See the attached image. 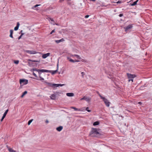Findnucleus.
Segmentation results:
<instances>
[{
	"label": "nucleus",
	"instance_id": "nucleus-47",
	"mask_svg": "<svg viewBox=\"0 0 152 152\" xmlns=\"http://www.w3.org/2000/svg\"><path fill=\"white\" fill-rule=\"evenodd\" d=\"M24 34L23 33H22L20 36H22Z\"/></svg>",
	"mask_w": 152,
	"mask_h": 152
},
{
	"label": "nucleus",
	"instance_id": "nucleus-7",
	"mask_svg": "<svg viewBox=\"0 0 152 152\" xmlns=\"http://www.w3.org/2000/svg\"><path fill=\"white\" fill-rule=\"evenodd\" d=\"M44 82L47 84L49 86L52 87L53 88H55V85H57L56 84H53L52 83H49L48 82L45 81Z\"/></svg>",
	"mask_w": 152,
	"mask_h": 152
},
{
	"label": "nucleus",
	"instance_id": "nucleus-53",
	"mask_svg": "<svg viewBox=\"0 0 152 152\" xmlns=\"http://www.w3.org/2000/svg\"><path fill=\"white\" fill-rule=\"evenodd\" d=\"M49 18V19H51V18Z\"/></svg>",
	"mask_w": 152,
	"mask_h": 152
},
{
	"label": "nucleus",
	"instance_id": "nucleus-50",
	"mask_svg": "<svg viewBox=\"0 0 152 152\" xmlns=\"http://www.w3.org/2000/svg\"><path fill=\"white\" fill-rule=\"evenodd\" d=\"M142 102H138V104H141Z\"/></svg>",
	"mask_w": 152,
	"mask_h": 152
},
{
	"label": "nucleus",
	"instance_id": "nucleus-24",
	"mask_svg": "<svg viewBox=\"0 0 152 152\" xmlns=\"http://www.w3.org/2000/svg\"><path fill=\"white\" fill-rule=\"evenodd\" d=\"M74 56L75 57H76L77 58H78L79 59H80L81 58L80 57V56L78 55L75 54V55H74Z\"/></svg>",
	"mask_w": 152,
	"mask_h": 152
},
{
	"label": "nucleus",
	"instance_id": "nucleus-36",
	"mask_svg": "<svg viewBox=\"0 0 152 152\" xmlns=\"http://www.w3.org/2000/svg\"><path fill=\"white\" fill-rule=\"evenodd\" d=\"M33 75L36 77H37V75H36V74H35L34 72H33Z\"/></svg>",
	"mask_w": 152,
	"mask_h": 152
},
{
	"label": "nucleus",
	"instance_id": "nucleus-2",
	"mask_svg": "<svg viewBox=\"0 0 152 152\" xmlns=\"http://www.w3.org/2000/svg\"><path fill=\"white\" fill-rule=\"evenodd\" d=\"M33 71H36L38 72L39 74V75L41 74L42 72H50L51 73L52 75H54L57 72V70L54 71H50L46 69H38L36 68H34L33 69Z\"/></svg>",
	"mask_w": 152,
	"mask_h": 152
},
{
	"label": "nucleus",
	"instance_id": "nucleus-51",
	"mask_svg": "<svg viewBox=\"0 0 152 152\" xmlns=\"http://www.w3.org/2000/svg\"><path fill=\"white\" fill-rule=\"evenodd\" d=\"M51 21H53V20H52V19H51L50 20Z\"/></svg>",
	"mask_w": 152,
	"mask_h": 152
},
{
	"label": "nucleus",
	"instance_id": "nucleus-19",
	"mask_svg": "<svg viewBox=\"0 0 152 152\" xmlns=\"http://www.w3.org/2000/svg\"><path fill=\"white\" fill-rule=\"evenodd\" d=\"M27 93V91H25L23 93L22 95L21 96V98H23V96L25 95Z\"/></svg>",
	"mask_w": 152,
	"mask_h": 152
},
{
	"label": "nucleus",
	"instance_id": "nucleus-1",
	"mask_svg": "<svg viewBox=\"0 0 152 152\" xmlns=\"http://www.w3.org/2000/svg\"><path fill=\"white\" fill-rule=\"evenodd\" d=\"M101 134L95 128H93L92 130L89 134V135L92 137H99Z\"/></svg>",
	"mask_w": 152,
	"mask_h": 152
},
{
	"label": "nucleus",
	"instance_id": "nucleus-13",
	"mask_svg": "<svg viewBox=\"0 0 152 152\" xmlns=\"http://www.w3.org/2000/svg\"><path fill=\"white\" fill-rule=\"evenodd\" d=\"M50 97L52 99L55 100L56 99V95L55 94H52Z\"/></svg>",
	"mask_w": 152,
	"mask_h": 152
},
{
	"label": "nucleus",
	"instance_id": "nucleus-4",
	"mask_svg": "<svg viewBox=\"0 0 152 152\" xmlns=\"http://www.w3.org/2000/svg\"><path fill=\"white\" fill-rule=\"evenodd\" d=\"M24 52L28 53L30 54H34L37 53V52L34 50H24Z\"/></svg>",
	"mask_w": 152,
	"mask_h": 152
},
{
	"label": "nucleus",
	"instance_id": "nucleus-31",
	"mask_svg": "<svg viewBox=\"0 0 152 152\" xmlns=\"http://www.w3.org/2000/svg\"><path fill=\"white\" fill-rule=\"evenodd\" d=\"M18 28H19L18 27L16 26L14 28V30L15 31H17L18 29Z\"/></svg>",
	"mask_w": 152,
	"mask_h": 152
},
{
	"label": "nucleus",
	"instance_id": "nucleus-38",
	"mask_svg": "<svg viewBox=\"0 0 152 152\" xmlns=\"http://www.w3.org/2000/svg\"><path fill=\"white\" fill-rule=\"evenodd\" d=\"M66 1L68 3H69V2L71 1V0H66Z\"/></svg>",
	"mask_w": 152,
	"mask_h": 152
},
{
	"label": "nucleus",
	"instance_id": "nucleus-48",
	"mask_svg": "<svg viewBox=\"0 0 152 152\" xmlns=\"http://www.w3.org/2000/svg\"><path fill=\"white\" fill-rule=\"evenodd\" d=\"M70 56H71V57H74V55H70Z\"/></svg>",
	"mask_w": 152,
	"mask_h": 152
},
{
	"label": "nucleus",
	"instance_id": "nucleus-18",
	"mask_svg": "<svg viewBox=\"0 0 152 152\" xmlns=\"http://www.w3.org/2000/svg\"><path fill=\"white\" fill-rule=\"evenodd\" d=\"M8 110L7 109L6 110L4 113L2 117H4V118H5V116L7 114L8 112Z\"/></svg>",
	"mask_w": 152,
	"mask_h": 152
},
{
	"label": "nucleus",
	"instance_id": "nucleus-14",
	"mask_svg": "<svg viewBox=\"0 0 152 152\" xmlns=\"http://www.w3.org/2000/svg\"><path fill=\"white\" fill-rule=\"evenodd\" d=\"M64 41V39L63 38H62L60 40H55V42H56V43H59L61 42H63Z\"/></svg>",
	"mask_w": 152,
	"mask_h": 152
},
{
	"label": "nucleus",
	"instance_id": "nucleus-25",
	"mask_svg": "<svg viewBox=\"0 0 152 152\" xmlns=\"http://www.w3.org/2000/svg\"><path fill=\"white\" fill-rule=\"evenodd\" d=\"M28 61L34 62H39V61H36V60H32L31 59H29L28 60Z\"/></svg>",
	"mask_w": 152,
	"mask_h": 152
},
{
	"label": "nucleus",
	"instance_id": "nucleus-40",
	"mask_svg": "<svg viewBox=\"0 0 152 152\" xmlns=\"http://www.w3.org/2000/svg\"><path fill=\"white\" fill-rule=\"evenodd\" d=\"M79 61H80L79 60H75V62H79Z\"/></svg>",
	"mask_w": 152,
	"mask_h": 152
},
{
	"label": "nucleus",
	"instance_id": "nucleus-54",
	"mask_svg": "<svg viewBox=\"0 0 152 152\" xmlns=\"http://www.w3.org/2000/svg\"><path fill=\"white\" fill-rule=\"evenodd\" d=\"M58 66V64H57V66Z\"/></svg>",
	"mask_w": 152,
	"mask_h": 152
},
{
	"label": "nucleus",
	"instance_id": "nucleus-44",
	"mask_svg": "<svg viewBox=\"0 0 152 152\" xmlns=\"http://www.w3.org/2000/svg\"><path fill=\"white\" fill-rule=\"evenodd\" d=\"M121 2V1H117L116 3H117V4H118V3H120Z\"/></svg>",
	"mask_w": 152,
	"mask_h": 152
},
{
	"label": "nucleus",
	"instance_id": "nucleus-23",
	"mask_svg": "<svg viewBox=\"0 0 152 152\" xmlns=\"http://www.w3.org/2000/svg\"><path fill=\"white\" fill-rule=\"evenodd\" d=\"M138 1V0H137V1H134L133 2V3L132 4H131V5L132 6H134L137 4V2Z\"/></svg>",
	"mask_w": 152,
	"mask_h": 152
},
{
	"label": "nucleus",
	"instance_id": "nucleus-33",
	"mask_svg": "<svg viewBox=\"0 0 152 152\" xmlns=\"http://www.w3.org/2000/svg\"><path fill=\"white\" fill-rule=\"evenodd\" d=\"M19 26H20V23H19V22H17V26H16L17 27H18L19 28Z\"/></svg>",
	"mask_w": 152,
	"mask_h": 152
},
{
	"label": "nucleus",
	"instance_id": "nucleus-5",
	"mask_svg": "<svg viewBox=\"0 0 152 152\" xmlns=\"http://www.w3.org/2000/svg\"><path fill=\"white\" fill-rule=\"evenodd\" d=\"M133 26L132 24H130L124 28L125 31L127 32L128 31H130L132 28Z\"/></svg>",
	"mask_w": 152,
	"mask_h": 152
},
{
	"label": "nucleus",
	"instance_id": "nucleus-9",
	"mask_svg": "<svg viewBox=\"0 0 152 152\" xmlns=\"http://www.w3.org/2000/svg\"><path fill=\"white\" fill-rule=\"evenodd\" d=\"M127 75L129 79L134 78L136 77L134 75H132L131 74L127 73Z\"/></svg>",
	"mask_w": 152,
	"mask_h": 152
},
{
	"label": "nucleus",
	"instance_id": "nucleus-8",
	"mask_svg": "<svg viewBox=\"0 0 152 152\" xmlns=\"http://www.w3.org/2000/svg\"><path fill=\"white\" fill-rule=\"evenodd\" d=\"M91 100V98L89 97H87L84 96L83 98L80 99L81 100H85L88 102H89Z\"/></svg>",
	"mask_w": 152,
	"mask_h": 152
},
{
	"label": "nucleus",
	"instance_id": "nucleus-46",
	"mask_svg": "<svg viewBox=\"0 0 152 152\" xmlns=\"http://www.w3.org/2000/svg\"><path fill=\"white\" fill-rule=\"evenodd\" d=\"M64 0H60L59 1V2H63V1H64Z\"/></svg>",
	"mask_w": 152,
	"mask_h": 152
},
{
	"label": "nucleus",
	"instance_id": "nucleus-27",
	"mask_svg": "<svg viewBox=\"0 0 152 152\" xmlns=\"http://www.w3.org/2000/svg\"><path fill=\"white\" fill-rule=\"evenodd\" d=\"M9 151L10 152H16L15 151L13 150L11 148H9Z\"/></svg>",
	"mask_w": 152,
	"mask_h": 152
},
{
	"label": "nucleus",
	"instance_id": "nucleus-15",
	"mask_svg": "<svg viewBox=\"0 0 152 152\" xmlns=\"http://www.w3.org/2000/svg\"><path fill=\"white\" fill-rule=\"evenodd\" d=\"M66 95L68 96H74V94L73 93H66Z\"/></svg>",
	"mask_w": 152,
	"mask_h": 152
},
{
	"label": "nucleus",
	"instance_id": "nucleus-29",
	"mask_svg": "<svg viewBox=\"0 0 152 152\" xmlns=\"http://www.w3.org/2000/svg\"><path fill=\"white\" fill-rule=\"evenodd\" d=\"M19 61L18 60H17V61H14V63L16 64H18L19 63Z\"/></svg>",
	"mask_w": 152,
	"mask_h": 152
},
{
	"label": "nucleus",
	"instance_id": "nucleus-22",
	"mask_svg": "<svg viewBox=\"0 0 152 152\" xmlns=\"http://www.w3.org/2000/svg\"><path fill=\"white\" fill-rule=\"evenodd\" d=\"M40 4H37L36 5H35L34 6V7H33V9H35V10H38L39 9H36V8L37 7V6H40Z\"/></svg>",
	"mask_w": 152,
	"mask_h": 152
},
{
	"label": "nucleus",
	"instance_id": "nucleus-41",
	"mask_svg": "<svg viewBox=\"0 0 152 152\" xmlns=\"http://www.w3.org/2000/svg\"><path fill=\"white\" fill-rule=\"evenodd\" d=\"M123 16V14H120L119 15V16L120 17H121L122 16Z\"/></svg>",
	"mask_w": 152,
	"mask_h": 152
},
{
	"label": "nucleus",
	"instance_id": "nucleus-37",
	"mask_svg": "<svg viewBox=\"0 0 152 152\" xmlns=\"http://www.w3.org/2000/svg\"><path fill=\"white\" fill-rule=\"evenodd\" d=\"M89 16V15H86V16H85V18H88Z\"/></svg>",
	"mask_w": 152,
	"mask_h": 152
},
{
	"label": "nucleus",
	"instance_id": "nucleus-3",
	"mask_svg": "<svg viewBox=\"0 0 152 152\" xmlns=\"http://www.w3.org/2000/svg\"><path fill=\"white\" fill-rule=\"evenodd\" d=\"M98 94L101 99H103L106 106L107 107H109L110 103L107 99L105 98L104 97L102 96L99 93H98Z\"/></svg>",
	"mask_w": 152,
	"mask_h": 152
},
{
	"label": "nucleus",
	"instance_id": "nucleus-10",
	"mask_svg": "<svg viewBox=\"0 0 152 152\" xmlns=\"http://www.w3.org/2000/svg\"><path fill=\"white\" fill-rule=\"evenodd\" d=\"M50 53H47L46 54H45L42 55V57L43 58H45L49 56L50 55Z\"/></svg>",
	"mask_w": 152,
	"mask_h": 152
},
{
	"label": "nucleus",
	"instance_id": "nucleus-43",
	"mask_svg": "<svg viewBox=\"0 0 152 152\" xmlns=\"http://www.w3.org/2000/svg\"><path fill=\"white\" fill-rule=\"evenodd\" d=\"M22 36H20L18 37V39H20L22 37Z\"/></svg>",
	"mask_w": 152,
	"mask_h": 152
},
{
	"label": "nucleus",
	"instance_id": "nucleus-11",
	"mask_svg": "<svg viewBox=\"0 0 152 152\" xmlns=\"http://www.w3.org/2000/svg\"><path fill=\"white\" fill-rule=\"evenodd\" d=\"M71 108L72 109H74V110L75 111H82L83 110L82 109H78V108L74 107H71Z\"/></svg>",
	"mask_w": 152,
	"mask_h": 152
},
{
	"label": "nucleus",
	"instance_id": "nucleus-28",
	"mask_svg": "<svg viewBox=\"0 0 152 152\" xmlns=\"http://www.w3.org/2000/svg\"><path fill=\"white\" fill-rule=\"evenodd\" d=\"M88 109H89L88 107H87L86 109V110L88 112H91V110H88Z\"/></svg>",
	"mask_w": 152,
	"mask_h": 152
},
{
	"label": "nucleus",
	"instance_id": "nucleus-17",
	"mask_svg": "<svg viewBox=\"0 0 152 152\" xmlns=\"http://www.w3.org/2000/svg\"><path fill=\"white\" fill-rule=\"evenodd\" d=\"M67 59L69 60V61L71 62L74 63L75 62V60L72 59L70 58L69 57H67Z\"/></svg>",
	"mask_w": 152,
	"mask_h": 152
},
{
	"label": "nucleus",
	"instance_id": "nucleus-45",
	"mask_svg": "<svg viewBox=\"0 0 152 152\" xmlns=\"http://www.w3.org/2000/svg\"><path fill=\"white\" fill-rule=\"evenodd\" d=\"M7 146V148H8V150L9 151V148H10V147H9L8 146V145H7V146Z\"/></svg>",
	"mask_w": 152,
	"mask_h": 152
},
{
	"label": "nucleus",
	"instance_id": "nucleus-26",
	"mask_svg": "<svg viewBox=\"0 0 152 152\" xmlns=\"http://www.w3.org/2000/svg\"><path fill=\"white\" fill-rule=\"evenodd\" d=\"M33 119H31L29 120L28 122V125H30L31 122H32V121H33Z\"/></svg>",
	"mask_w": 152,
	"mask_h": 152
},
{
	"label": "nucleus",
	"instance_id": "nucleus-30",
	"mask_svg": "<svg viewBox=\"0 0 152 152\" xmlns=\"http://www.w3.org/2000/svg\"><path fill=\"white\" fill-rule=\"evenodd\" d=\"M40 74H40L39 75V77L40 78V80H44V79L43 77H42L40 75Z\"/></svg>",
	"mask_w": 152,
	"mask_h": 152
},
{
	"label": "nucleus",
	"instance_id": "nucleus-39",
	"mask_svg": "<svg viewBox=\"0 0 152 152\" xmlns=\"http://www.w3.org/2000/svg\"><path fill=\"white\" fill-rule=\"evenodd\" d=\"M45 123L48 124L49 123V121L48 120H46L45 121Z\"/></svg>",
	"mask_w": 152,
	"mask_h": 152
},
{
	"label": "nucleus",
	"instance_id": "nucleus-6",
	"mask_svg": "<svg viewBox=\"0 0 152 152\" xmlns=\"http://www.w3.org/2000/svg\"><path fill=\"white\" fill-rule=\"evenodd\" d=\"M20 83L21 84L26 85L28 83V80L26 79H22L20 80Z\"/></svg>",
	"mask_w": 152,
	"mask_h": 152
},
{
	"label": "nucleus",
	"instance_id": "nucleus-32",
	"mask_svg": "<svg viewBox=\"0 0 152 152\" xmlns=\"http://www.w3.org/2000/svg\"><path fill=\"white\" fill-rule=\"evenodd\" d=\"M81 74L82 75V77H84V76L85 74V73L84 72H81Z\"/></svg>",
	"mask_w": 152,
	"mask_h": 152
},
{
	"label": "nucleus",
	"instance_id": "nucleus-35",
	"mask_svg": "<svg viewBox=\"0 0 152 152\" xmlns=\"http://www.w3.org/2000/svg\"><path fill=\"white\" fill-rule=\"evenodd\" d=\"M132 81V82H133V78H132V79H129L128 80V82H130V81Z\"/></svg>",
	"mask_w": 152,
	"mask_h": 152
},
{
	"label": "nucleus",
	"instance_id": "nucleus-12",
	"mask_svg": "<svg viewBox=\"0 0 152 152\" xmlns=\"http://www.w3.org/2000/svg\"><path fill=\"white\" fill-rule=\"evenodd\" d=\"M63 129V127L62 126H60L56 128L58 132H60Z\"/></svg>",
	"mask_w": 152,
	"mask_h": 152
},
{
	"label": "nucleus",
	"instance_id": "nucleus-34",
	"mask_svg": "<svg viewBox=\"0 0 152 152\" xmlns=\"http://www.w3.org/2000/svg\"><path fill=\"white\" fill-rule=\"evenodd\" d=\"M55 32V29H54V30H53L52 31L50 32V34H52L54 32Z\"/></svg>",
	"mask_w": 152,
	"mask_h": 152
},
{
	"label": "nucleus",
	"instance_id": "nucleus-16",
	"mask_svg": "<svg viewBox=\"0 0 152 152\" xmlns=\"http://www.w3.org/2000/svg\"><path fill=\"white\" fill-rule=\"evenodd\" d=\"M13 30L11 29L10 30V37L12 38H13V37L12 36V34L13 33Z\"/></svg>",
	"mask_w": 152,
	"mask_h": 152
},
{
	"label": "nucleus",
	"instance_id": "nucleus-42",
	"mask_svg": "<svg viewBox=\"0 0 152 152\" xmlns=\"http://www.w3.org/2000/svg\"><path fill=\"white\" fill-rule=\"evenodd\" d=\"M4 118V117H2L1 119V121H2Z\"/></svg>",
	"mask_w": 152,
	"mask_h": 152
},
{
	"label": "nucleus",
	"instance_id": "nucleus-21",
	"mask_svg": "<svg viewBox=\"0 0 152 152\" xmlns=\"http://www.w3.org/2000/svg\"><path fill=\"white\" fill-rule=\"evenodd\" d=\"M99 122L98 121H95L93 123V125L94 126H96L99 125Z\"/></svg>",
	"mask_w": 152,
	"mask_h": 152
},
{
	"label": "nucleus",
	"instance_id": "nucleus-49",
	"mask_svg": "<svg viewBox=\"0 0 152 152\" xmlns=\"http://www.w3.org/2000/svg\"><path fill=\"white\" fill-rule=\"evenodd\" d=\"M28 63L29 64V65L30 66V65H31V64L29 62H28Z\"/></svg>",
	"mask_w": 152,
	"mask_h": 152
},
{
	"label": "nucleus",
	"instance_id": "nucleus-20",
	"mask_svg": "<svg viewBox=\"0 0 152 152\" xmlns=\"http://www.w3.org/2000/svg\"><path fill=\"white\" fill-rule=\"evenodd\" d=\"M56 84L57 85H55V87H58L59 86H63L64 85V84Z\"/></svg>",
	"mask_w": 152,
	"mask_h": 152
},
{
	"label": "nucleus",
	"instance_id": "nucleus-52",
	"mask_svg": "<svg viewBox=\"0 0 152 152\" xmlns=\"http://www.w3.org/2000/svg\"><path fill=\"white\" fill-rule=\"evenodd\" d=\"M22 30L20 32H22Z\"/></svg>",
	"mask_w": 152,
	"mask_h": 152
}]
</instances>
